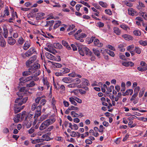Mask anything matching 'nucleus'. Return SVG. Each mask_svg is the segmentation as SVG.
Here are the masks:
<instances>
[{
  "label": "nucleus",
  "mask_w": 147,
  "mask_h": 147,
  "mask_svg": "<svg viewBox=\"0 0 147 147\" xmlns=\"http://www.w3.org/2000/svg\"><path fill=\"white\" fill-rule=\"evenodd\" d=\"M134 47V45H132L128 46L127 47V49L129 51L132 50Z\"/></svg>",
  "instance_id": "obj_62"
},
{
  "label": "nucleus",
  "mask_w": 147,
  "mask_h": 147,
  "mask_svg": "<svg viewBox=\"0 0 147 147\" xmlns=\"http://www.w3.org/2000/svg\"><path fill=\"white\" fill-rule=\"evenodd\" d=\"M79 53L82 56H84L85 53L87 55H91L92 54V52L88 48L86 47H84L82 49H80L79 51Z\"/></svg>",
  "instance_id": "obj_3"
},
{
  "label": "nucleus",
  "mask_w": 147,
  "mask_h": 147,
  "mask_svg": "<svg viewBox=\"0 0 147 147\" xmlns=\"http://www.w3.org/2000/svg\"><path fill=\"white\" fill-rule=\"evenodd\" d=\"M3 31V36L5 38H7L8 35V31L7 29L5 28H4Z\"/></svg>",
  "instance_id": "obj_40"
},
{
  "label": "nucleus",
  "mask_w": 147,
  "mask_h": 147,
  "mask_svg": "<svg viewBox=\"0 0 147 147\" xmlns=\"http://www.w3.org/2000/svg\"><path fill=\"white\" fill-rule=\"evenodd\" d=\"M63 81L66 83H69L70 81V79L69 78H65L63 79Z\"/></svg>",
  "instance_id": "obj_48"
},
{
  "label": "nucleus",
  "mask_w": 147,
  "mask_h": 147,
  "mask_svg": "<svg viewBox=\"0 0 147 147\" xmlns=\"http://www.w3.org/2000/svg\"><path fill=\"white\" fill-rule=\"evenodd\" d=\"M40 65L39 64H37L34 65L33 66L30 67V68H32V69L33 71L34 69L35 70H37L36 69H38L40 67Z\"/></svg>",
  "instance_id": "obj_37"
},
{
  "label": "nucleus",
  "mask_w": 147,
  "mask_h": 147,
  "mask_svg": "<svg viewBox=\"0 0 147 147\" xmlns=\"http://www.w3.org/2000/svg\"><path fill=\"white\" fill-rule=\"evenodd\" d=\"M62 42V45L64 46L68 50H69L71 49L70 46L64 40H63Z\"/></svg>",
  "instance_id": "obj_38"
},
{
  "label": "nucleus",
  "mask_w": 147,
  "mask_h": 147,
  "mask_svg": "<svg viewBox=\"0 0 147 147\" xmlns=\"http://www.w3.org/2000/svg\"><path fill=\"white\" fill-rule=\"evenodd\" d=\"M134 35L136 36H140L141 35V32L138 29H136L133 32Z\"/></svg>",
  "instance_id": "obj_28"
},
{
  "label": "nucleus",
  "mask_w": 147,
  "mask_h": 147,
  "mask_svg": "<svg viewBox=\"0 0 147 147\" xmlns=\"http://www.w3.org/2000/svg\"><path fill=\"white\" fill-rule=\"evenodd\" d=\"M20 119V115L18 114L13 118L14 122L16 123H18Z\"/></svg>",
  "instance_id": "obj_31"
},
{
  "label": "nucleus",
  "mask_w": 147,
  "mask_h": 147,
  "mask_svg": "<svg viewBox=\"0 0 147 147\" xmlns=\"http://www.w3.org/2000/svg\"><path fill=\"white\" fill-rule=\"evenodd\" d=\"M35 85V83L34 81L31 82L29 84L26 85L27 87H31L34 86Z\"/></svg>",
  "instance_id": "obj_50"
},
{
  "label": "nucleus",
  "mask_w": 147,
  "mask_h": 147,
  "mask_svg": "<svg viewBox=\"0 0 147 147\" xmlns=\"http://www.w3.org/2000/svg\"><path fill=\"white\" fill-rule=\"evenodd\" d=\"M122 36L126 40H129L133 39L132 36L128 34H124Z\"/></svg>",
  "instance_id": "obj_22"
},
{
  "label": "nucleus",
  "mask_w": 147,
  "mask_h": 147,
  "mask_svg": "<svg viewBox=\"0 0 147 147\" xmlns=\"http://www.w3.org/2000/svg\"><path fill=\"white\" fill-rule=\"evenodd\" d=\"M121 91H124L125 90V83L122 82L121 84Z\"/></svg>",
  "instance_id": "obj_57"
},
{
  "label": "nucleus",
  "mask_w": 147,
  "mask_h": 147,
  "mask_svg": "<svg viewBox=\"0 0 147 147\" xmlns=\"http://www.w3.org/2000/svg\"><path fill=\"white\" fill-rule=\"evenodd\" d=\"M120 27L122 29L125 30H127L128 29H129V28L127 26L124 24L121 25Z\"/></svg>",
  "instance_id": "obj_49"
},
{
  "label": "nucleus",
  "mask_w": 147,
  "mask_h": 147,
  "mask_svg": "<svg viewBox=\"0 0 147 147\" xmlns=\"http://www.w3.org/2000/svg\"><path fill=\"white\" fill-rule=\"evenodd\" d=\"M61 24V21L58 20L56 21L54 25L53 26V28L56 29Z\"/></svg>",
  "instance_id": "obj_30"
},
{
  "label": "nucleus",
  "mask_w": 147,
  "mask_h": 147,
  "mask_svg": "<svg viewBox=\"0 0 147 147\" xmlns=\"http://www.w3.org/2000/svg\"><path fill=\"white\" fill-rule=\"evenodd\" d=\"M28 118L29 119L32 120V119L34 117L33 113H28Z\"/></svg>",
  "instance_id": "obj_55"
},
{
  "label": "nucleus",
  "mask_w": 147,
  "mask_h": 147,
  "mask_svg": "<svg viewBox=\"0 0 147 147\" xmlns=\"http://www.w3.org/2000/svg\"><path fill=\"white\" fill-rule=\"evenodd\" d=\"M45 15V13L42 12L37 13L36 15V19L37 20H40L42 19Z\"/></svg>",
  "instance_id": "obj_19"
},
{
  "label": "nucleus",
  "mask_w": 147,
  "mask_h": 147,
  "mask_svg": "<svg viewBox=\"0 0 147 147\" xmlns=\"http://www.w3.org/2000/svg\"><path fill=\"white\" fill-rule=\"evenodd\" d=\"M128 13L129 15L133 16L136 13L135 11L132 8H129L128 9Z\"/></svg>",
  "instance_id": "obj_20"
},
{
  "label": "nucleus",
  "mask_w": 147,
  "mask_h": 147,
  "mask_svg": "<svg viewBox=\"0 0 147 147\" xmlns=\"http://www.w3.org/2000/svg\"><path fill=\"white\" fill-rule=\"evenodd\" d=\"M8 43L10 45H13L16 42V40L15 39H13L12 37H9L8 38Z\"/></svg>",
  "instance_id": "obj_12"
},
{
  "label": "nucleus",
  "mask_w": 147,
  "mask_h": 147,
  "mask_svg": "<svg viewBox=\"0 0 147 147\" xmlns=\"http://www.w3.org/2000/svg\"><path fill=\"white\" fill-rule=\"evenodd\" d=\"M80 3H82L84 5L87 7H88L90 8V5H89L88 3L86 2H85L83 1H81L80 2Z\"/></svg>",
  "instance_id": "obj_54"
},
{
  "label": "nucleus",
  "mask_w": 147,
  "mask_h": 147,
  "mask_svg": "<svg viewBox=\"0 0 147 147\" xmlns=\"http://www.w3.org/2000/svg\"><path fill=\"white\" fill-rule=\"evenodd\" d=\"M107 88V85L105 84H104L101 87V90L102 92H105L106 91V90L105 88Z\"/></svg>",
  "instance_id": "obj_60"
},
{
  "label": "nucleus",
  "mask_w": 147,
  "mask_h": 147,
  "mask_svg": "<svg viewBox=\"0 0 147 147\" xmlns=\"http://www.w3.org/2000/svg\"><path fill=\"white\" fill-rule=\"evenodd\" d=\"M92 50L94 52V53L96 55L97 57H99L100 56V53L99 51L96 49H93Z\"/></svg>",
  "instance_id": "obj_42"
},
{
  "label": "nucleus",
  "mask_w": 147,
  "mask_h": 147,
  "mask_svg": "<svg viewBox=\"0 0 147 147\" xmlns=\"http://www.w3.org/2000/svg\"><path fill=\"white\" fill-rule=\"evenodd\" d=\"M0 45L2 47H4L6 45V42L2 37H1L0 38Z\"/></svg>",
  "instance_id": "obj_25"
},
{
  "label": "nucleus",
  "mask_w": 147,
  "mask_h": 147,
  "mask_svg": "<svg viewBox=\"0 0 147 147\" xmlns=\"http://www.w3.org/2000/svg\"><path fill=\"white\" fill-rule=\"evenodd\" d=\"M28 93V90L26 87H22L20 89L19 92L17 94L20 97L16 99L15 101V103H16L14 107L15 113L20 111V106L23 104L25 103L28 100V97H26L24 98H23L22 97L23 95L27 94Z\"/></svg>",
  "instance_id": "obj_1"
},
{
  "label": "nucleus",
  "mask_w": 147,
  "mask_h": 147,
  "mask_svg": "<svg viewBox=\"0 0 147 147\" xmlns=\"http://www.w3.org/2000/svg\"><path fill=\"white\" fill-rule=\"evenodd\" d=\"M76 38L77 40H79L80 38H83L86 37L87 35L84 33H82L80 34H79V36L76 35Z\"/></svg>",
  "instance_id": "obj_34"
},
{
  "label": "nucleus",
  "mask_w": 147,
  "mask_h": 147,
  "mask_svg": "<svg viewBox=\"0 0 147 147\" xmlns=\"http://www.w3.org/2000/svg\"><path fill=\"white\" fill-rule=\"evenodd\" d=\"M63 103L64 106L65 107H67L69 105V102L65 100H63Z\"/></svg>",
  "instance_id": "obj_56"
},
{
  "label": "nucleus",
  "mask_w": 147,
  "mask_h": 147,
  "mask_svg": "<svg viewBox=\"0 0 147 147\" xmlns=\"http://www.w3.org/2000/svg\"><path fill=\"white\" fill-rule=\"evenodd\" d=\"M114 32L118 35H120L121 34V30L117 27H115L113 28Z\"/></svg>",
  "instance_id": "obj_26"
},
{
  "label": "nucleus",
  "mask_w": 147,
  "mask_h": 147,
  "mask_svg": "<svg viewBox=\"0 0 147 147\" xmlns=\"http://www.w3.org/2000/svg\"><path fill=\"white\" fill-rule=\"evenodd\" d=\"M12 17L10 18V20H15V18H18V16L17 13L16 12H14L13 11L12 12Z\"/></svg>",
  "instance_id": "obj_46"
},
{
  "label": "nucleus",
  "mask_w": 147,
  "mask_h": 147,
  "mask_svg": "<svg viewBox=\"0 0 147 147\" xmlns=\"http://www.w3.org/2000/svg\"><path fill=\"white\" fill-rule=\"evenodd\" d=\"M141 15L145 20H147V15L146 13H141Z\"/></svg>",
  "instance_id": "obj_64"
},
{
  "label": "nucleus",
  "mask_w": 147,
  "mask_h": 147,
  "mask_svg": "<svg viewBox=\"0 0 147 147\" xmlns=\"http://www.w3.org/2000/svg\"><path fill=\"white\" fill-rule=\"evenodd\" d=\"M37 104L36 103H33L32 106L31 110L32 111H34L35 110L36 108V107Z\"/></svg>",
  "instance_id": "obj_63"
},
{
  "label": "nucleus",
  "mask_w": 147,
  "mask_h": 147,
  "mask_svg": "<svg viewBox=\"0 0 147 147\" xmlns=\"http://www.w3.org/2000/svg\"><path fill=\"white\" fill-rule=\"evenodd\" d=\"M32 120L30 119L24 120V123L26 125L27 128H30L31 126Z\"/></svg>",
  "instance_id": "obj_11"
},
{
  "label": "nucleus",
  "mask_w": 147,
  "mask_h": 147,
  "mask_svg": "<svg viewBox=\"0 0 147 147\" xmlns=\"http://www.w3.org/2000/svg\"><path fill=\"white\" fill-rule=\"evenodd\" d=\"M94 43L95 45L98 47H101L102 46V44L101 42H99V40L97 39H95Z\"/></svg>",
  "instance_id": "obj_24"
},
{
  "label": "nucleus",
  "mask_w": 147,
  "mask_h": 147,
  "mask_svg": "<svg viewBox=\"0 0 147 147\" xmlns=\"http://www.w3.org/2000/svg\"><path fill=\"white\" fill-rule=\"evenodd\" d=\"M71 115L73 117H79L80 115L76 113L74 111H72L71 112Z\"/></svg>",
  "instance_id": "obj_44"
},
{
  "label": "nucleus",
  "mask_w": 147,
  "mask_h": 147,
  "mask_svg": "<svg viewBox=\"0 0 147 147\" xmlns=\"http://www.w3.org/2000/svg\"><path fill=\"white\" fill-rule=\"evenodd\" d=\"M36 55L30 57L29 59L26 62V65L27 67L30 66L31 64L36 59Z\"/></svg>",
  "instance_id": "obj_5"
},
{
  "label": "nucleus",
  "mask_w": 147,
  "mask_h": 147,
  "mask_svg": "<svg viewBox=\"0 0 147 147\" xmlns=\"http://www.w3.org/2000/svg\"><path fill=\"white\" fill-rule=\"evenodd\" d=\"M55 120L56 119L54 117H52L49 119L45 121L40 125L39 127L40 130H42L46 129L49 125L54 123Z\"/></svg>",
  "instance_id": "obj_2"
},
{
  "label": "nucleus",
  "mask_w": 147,
  "mask_h": 147,
  "mask_svg": "<svg viewBox=\"0 0 147 147\" xmlns=\"http://www.w3.org/2000/svg\"><path fill=\"white\" fill-rule=\"evenodd\" d=\"M51 103L53 108H54L55 107V104L56 103V100L54 98H52Z\"/></svg>",
  "instance_id": "obj_58"
},
{
  "label": "nucleus",
  "mask_w": 147,
  "mask_h": 147,
  "mask_svg": "<svg viewBox=\"0 0 147 147\" xmlns=\"http://www.w3.org/2000/svg\"><path fill=\"white\" fill-rule=\"evenodd\" d=\"M31 143L32 144H36L37 143H39L43 142L44 141H48L47 139H41L38 138L34 140L31 139Z\"/></svg>",
  "instance_id": "obj_6"
},
{
  "label": "nucleus",
  "mask_w": 147,
  "mask_h": 147,
  "mask_svg": "<svg viewBox=\"0 0 147 147\" xmlns=\"http://www.w3.org/2000/svg\"><path fill=\"white\" fill-rule=\"evenodd\" d=\"M4 14L3 15H1V17L2 18H3L5 15L8 16L9 15V11L8 8L7 7H6L5 8V9L4 11Z\"/></svg>",
  "instance_id": "obj_29"
},
{
  "label": "nucleus",
  "mask_w": 147,
  "mask_h": 147,
  "mask_svg": "<svg viewBox=\"0 0 147 147\" xmlns=\"http://www.w3.org/2000/svg\"><path fill=\"white\" fill-rule=\"evenodd\" d=\"M69 71L70 70L68 68L65 67L61 69L60 70V71L61 72L63 75L64 74L69 72Z\"/></svg>",
  "instance_id": "obj_21"
},
{
  "label": "nucleus",
  "mask_w": 147,
  "mask_h": 147,
  "mask_svg": "<svg viewBox=\"0 0 147 147\" xmlns=\"http://www.w3.org/2000/svg\"><path fill=\"white\" fill-rule=\"evenodd\" d=\"M42 82L43 86L45 87L47 89H48L50 87V84L48 81L47 78H43L42 79Z\"/></svg>",
  "instance_id": "obj_8"
},
{
  "label": "nucleus",
  "mask_w": 147,
  "mask_h": 147,
  "mask_svg": "<svg viewBox=\"0 0 147 147\" xmlns=\"http://www.w3.org/2000/svg\"><path fill=\"white\" fill-rule=\"evenodd\" d=\"M52 64L56 68H60L62 67V65L60 63H55L53 62H51Z\"/></svg>",
  "instance_id": "obj_36"
},
{
  "label": "nucleus",
  "mask_w": 147,
  "mask_h": 147,
  "mask_svg": "<svg viewBox=\"0 0 147 147\" xmlns=\"http://www.w3.org/2000/svg\"><path fill=\"white\" fill-rule=\"evenodd\" d=\"M40 74V73L38 70H35L34 69L33 70V73L32 74V80L35 81H38L39 78L37 76Z\"/></svg>",
  "instance_id": "obj_4"
},
{
  "label": "nucleus",
  "mask_w": 147,
  "mask_h": 147,
  "mask_svg": "<svg viewBox=\"0 0 147 147\" xmlns=\"http://www.w3.org/2000/svg\"><path fill=\"white\" fill-rule=\"evenodd\" d=\"M46 57L49 59L51 60L55 61L56 60V58L54 56H53L51 54L49 53H46Z\"/></svg>",
  "instance_id": "obj_17"
},
{
  "label": "nucleus",
  "mask_w": 147,
  "mask_h": 147,
  "mask_svg": "<svg viewBox=\"0 0 147 147\" xmlns=\"http://www.w3.org/2000/svg\"><path fill=\"white\" fill-rule=\"evenodd\" d=\"M103 49L104 52H102V53H104L105 52H107V53L110 56L112 57H114L115 56V54L114 52L112 51H111L110 50H109L108 49Z\"/></svg>",
  "instance_id": "obj_33"
},
{
  "label": "nucleus",
  "mask_w": 147,
  "mask_h": 147,
  "mask_svg": "<svg viewBox=\"0 0 147 147\" xmlns=\"http://www.w3.org/2000/svg\"><path fill=\"white\" fill-rule=\"evenodd\" d=\"M133 90L131 89L127 90L125 92L123 93L122 95L124 96L128 95L129 94L130 95H131L133 93Z\"/></svg>",
  "instance_id": "obj_16"
},
{
  "label": "nucleus",
  "mask_w": 147,
  "mask_h": 147,
  "mask_svg": "<svg viewBox=\"0 0 147 147\" xmlns=\"http://www.w3.org/2000/svg\"><path fill=\"white\" fill-rule=\"evenodd\" d=\"M35 51L34 48H31L29 49L26 53V57H29Z\"/></svg>",
  "instance_id": "obj_10"
},
{
  "label": "nucleus",
  "mask_w": 147,
  "mask_h": 147,
  "mask_svg": "<svg viewBox=\"0 0 147 147\" xmlns=\"http://www.w3.org/2000/svg\"><path fill=\"white\" fill-rule=\"evenodd\" d=\"M30 46V41H26L25 42L23 46V48L24 50H26Z\"/></svg>",
  "instance_id": "obj_15"
},
{
  "label": "nucleus",
  "mask_w": 147,
  "mask_h": 147,
  "mask_svg": "<svg viewBox=\"0 0 147 147\" xmlns=\"http://www.w3.org/2000/svg\"><path fill=\"white\" fill-rule=\"evenodd\" d=\"M126 44L125 43H123L120 44L118 47L120 51L121 52H123L125 51L124 47L126 46Z\"/></svg>",
  "instance_id": "obj_13"
},
{
  "label": "nucleus",
  "mask_w": 147,
  "mask_h": 147,
  "mask_svg": "<svg viewBox=\"0 0 147 147\" xmlns=\"http://www.w3.org/2000/svg\"><path fill=\"white\" fill-rule=\"evenodd\" d=\"M104 25V24L100 22H99L97 23V26L100 28L103 27Z\"/></svg>",
  "instance_id": "obj_59"
},
{
  "label": "nucleus",
  "mask_w": 147,
  "mask_h": 147,
  "mask_svg": "<svg viewBox=\"0 0 147 147\" xmlns=\"http://www.w3.org/2000/svg\"><path fill=\"white\" fill-rule=\"evenodd\" d=\"M70 136L73 137L76 136L79 137L80 136V135L78 132L72 131L70 133Z\"/></svg>",
  "instance_id": "obj_27"
},
{
  "label": "nucleus",
  "mask_w": 147,
  "mask_h": 147,
  "mask_svg": "<svg viewBox=\"0 0 147 147\" xmlns=\"http://www.w3.org/2000/svg\"><path fill=\"white\" fill-rule=\"evenodd\" d=\"M146 88L145 87H142L140 90L139 94V97H141L143 95L145 91Z\"/></svg>",
  "instance_id": "obj_32"
},
{
  "label": "nucleus",
  "mask_w": 147,
  "mask_h": 147,
  "mask_svg": "<svg viewBox=\"0 0 147 147\" xmlns=\"http://www.w3.org/2000/svg\"><path fill=\"white\" fill-rule=\"evenodd\" d=\"M137 69L138 70L141 71H144L147 69V68L146 67H143L142 68L141 67H138Z\"/></svg>",
  "instance_id": "obj_53"
},
{
  "label": "nucleus",
  "mask_w": 147,
  "mask_h": 147,
  "mask_svg": "<svg viewBox=\"0 0 147 147\" xmlns=\"http://www.w3.org/2000/svg\"><path fill=\"white\" fill-rule=\"evenodd\" d=\"M19 114L20 115V120L22 121L25 118V120L28 119V113L26 111H23L21 113Z\"/></svg>",
  "instance_id": "obj_9"
},
{
  "label": "nucleus",
  "mask_w": 147,
  "mask_h": 147,
  "mask_svg": "<svg viewBox=\"0 0 147 147\" xmlns=\"http://www.w3.org/2000/svg\"><path fill=\"white\" fill-rule=\"evenodd\" d=\"M75 27V26L74 25H71L67 29V31H69L71 30H72Z\"/></svg>",
  "instance_id": "obj_61"
},
{
  "label": "nucleus",
  "mask_w": 147,
  "mask_h": 147,
  "mask_svg": "<svg viewBox=\"0 0 147 147\" xmlns=\"http://www.w3.org/2000/svg\"><path fill=\"white\" fill-rule=\"evenodd\" d=\"M82 84L84 86H88L89 85L88 81L85 79L82 80Z\"/></svg>",
  "instance_id": "obj_43"
},
{
  "label": "nucleus",
  "mask_w": 147,
  "mask_h": 147,
  "mask_svg": "<svg viewBox=\"0 0 147 147\" xmlns=\"http://www.w3.org/2000/svg\"><path fill=\"white\" fill-rule=\"evenodd\" d=\"M139 43L140 45L143 46L147 45V41L146 40H140L139 41Z\"/></svg>",
  "instance_id": "obj_45"
},
{
  "label": "nucleus",
  "mask_w": 147,
  "mask_h": 147,
  "mask_svg": "<svg viewBox=\"0 0 147 147\" xmlns=\"http://www.w3.org/2000/svg\"><path fill=\"white\" fill-rule=\"evenodd\" d=\"M134 51L137 54H140L142 51V49L138 47H135Z\"/></svg>",
  "instance_id": "obj_35"
},
{
  "label": "nucleus",
  "mask_w": 147,
  "mask_h": 147,
  "mask_svg": "<svg viewBox=\"0 0 147 147\" xmlns=\"http://www.w3.org/2000/svg\"><path fill=\"white\" fill-rule=\"evenodd\" d=\"M48 117V114H45L42 115L40 117L39 121H42L47 118Z\"/></svg>",
  "instance_id": "obj_39"
},
{
  "label": "nucleus",
  "mask_w": 147,
  "mask_h": 147,
  "mask_svg": "<svg viewBox=\"0 0 147 147\" xmlns=\"http://www.w3.org/2000/svg\"><path fill=\"white\" fill-rule=\"evenodd\" d=\"M140 87L139 86L136 87L134 89V92L135 94H136L138 95L139 91L140 90Z\"/></svg>",
  "instance_id": "obj_51"
},
{
  "label": "nucleus",
  "mask_w": 147,
  "mask_h": 147,
  "mask_svg": "<svg viewBox=\"0 0 147 147\" xmlns=\"http://www.w3.org/2000/svg\"><path fill=\"white\" fill-rule=\"evenodd\" d=\"M145 7V6L143 3L141 1H139L137 5L136 8L139 10H141Z\"/></svg>",
  "instance_id": "obj_14"
},
{
  "label": "nucleus",
  "mask_w": 147,
  "mask_h": 147,
  "mask_svg": "<svg viewBox=\"0 0 147 147\" xmlns=\"http://www.w3.org/2000/svg\"><path fill=\"white\" fill-rule=\"evenodd\" d=\"M54 47L56 49H61L62 48V46L61 44L58 43H54L53 44Z\"/></svg>",
  "instance_id": "obj_41"
},
{
  "label": "nucleus",
  "mask_w": 147,
  "mask_h": 147,
  "mask_svg": "<svg viewBox=\"0 0 147 147\" xmlns=\"http://www.w3.org/2000/svg\"><path fill=\"white\" fill-rule=\"evenodd\" d=\"M24 42V40L22 37H20L18 41V44L20 45H22Z\"/></svg>",
  "instance_id": "obj_47"
},
{
  "label": "nucleus",
  "mask_w": 147,
  "mask_h": 147,
  "mask_svg": "<svg viewBox=\"0 0 147 147\" xmlns=\"http://www.w3.org/2000/svg\"><path fill=\"white\" fill-rule=\"evenodd\" d=\"M69 101L71 104L75 106H77V104L75 101V96L69 97Z\"/></svg>",
  "instance_id": "obj_23"
},
{
  "label": "nucleus",
  "mask_w": 147,
  "mask_h": 147,
  "mask_svg": "<svg viewBox=\"0 0 147 147\" xmlns=\"http://www.w3.org/2000/svg\"><path fill=\"white\" fill-rule=\"evenodd\" d=\"M99 3L100 5L104 7H106L107 6V4L106 3L102 1H100L99 2Z\"/></svg>",
  "instance_id": "obj_52"
},
{
  "label": "nucleus",
  "mask_w": 147,
  "mask_h": 147,
  "mask_svg": "<svg viewBox=\"0 0 147 147\" xmlns=\"http://www.w3.org/2000/svg\"><path fill=\"white\" fill-rule=\"evenodd\" d=\"M33 71L32 69V68L30 67L28 71H26L23 72L22 74L23 76H27L33 73Z\"/></svg>",
  "instance_id": "obj_18"
},
{
  "label": "nucleus",
  "mask_w": 147,
  "mask_h": 147,
  "mask_svg": "<svg viewBox=\"0 0 147 147\" xmlns=\"http://www.w3.org/2000/svg\"><path fill=\"white\" fill-rule=\"evenodd\" d=\"M41 106H38L36 107L35 115L34 116V118H37L38 117L41 115Z\"/></svg>",
  "instance_id": "obj_7"
}]
</instances>
